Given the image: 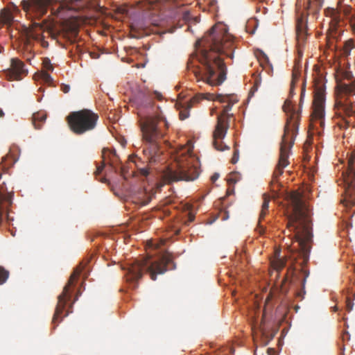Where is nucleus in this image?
Instances as JSON below:
<instances>
[{
    "mask_svg": "<svg viewBox=\"0 0 355 355\" xmlns=\"http://www.w3.org/2000/svg\"><path fill=\"white\" fill-rule=\"evenodd\" d=\"M195 49L187 62V70L193 73L197 81L211 86L220 85L227 75V67L220 55L232 58L233 36L225 25L217 24L196 42Z\"/></svg>",
    "mask_w": 355,
    "mask_h": 355,
    "instance_id": "f257e3e1",
    "label": "nucleus"
},
{
    "mask_svg": "<svg viewBox=\"0 0 355 355\" xmlns=\"http://www.w3.org/2000/svg\"><path fill=\"white\" fill-rule=\"evenodd\" d=\"M289 200L292 209L286 216L287 231L289 235H293L301 248L305 250L313 236L311 211L300 193H291Z\"/></svg>",
    "mask_w": 355,
    "mask_h": 355,
    "instance_id": "f03ea898",
    "label": "nucleus"
},
{
    "mask_svg": "<svg viewBox=\"0 0 355 355\" xmlns=\"http://www.w3.org/2000/svg\"><path fill=\"white\" fill-rule=\"evenodd\" d=\"M170 264H173L172 256L166 253L158 259L151 257H142L140 259L135 260L128 265L125 273L126 282L136 288L138 282L141 279L144 272L148 273L151 279L155 281L158 275H162L169 268Z\"/></svg>",
    "mask_w": 355,
    "mask_h": 355,
    "instance_id": "7ed1b4c3",
    "label": "nucleus"
},
{
    "mask_svg": "<svg viewBox=\"0 0 355 355\" xmlns=\"http://www.w3.org/2000/svg\"><path fill=\"white\" fill-rule=\"evenodd\" d=\"M199 175L198 162L189 150L182 148L175 157V162L163 172L162 178L167 184L178 181H193Z\"/></svg>",
    "mask_w": 355,
    "mask_h": 355,
    "instance_id": "20e7f679",
    "label": "nucleus"
},
{
    "mask_svg": "<svg viewBox=\"0 0 355 355\" xmlns=\"http://www.w3.org/2000/svg\"><path fill=\"white\" fill-rule=\"evenodd\" d=\"M283 109L288 115V119L280 144L278 164L273 172L275 178H278L283 173V169L289 164V153L298 128L299 114L295 111L289 100L285 101Z\"/></svg>",
    "mask_w": 355,
    "mask_h": 355,
    "instance_id": "39448f33",
    "label": "nucleus"
},
{
    "mask_svg": "<svg viewBox=\"0 0 355 355\" xmlns=\"http://www.w3.org/2000/svg\"><path fill=\"white\" fill-rule=\"evenodd\" d=\"M140 125L143 139L148 145L144 153L149 162H155L159 157V140L165 135L162 125L167 128V123L160 117L148 116L141 120Z\"/></svg>",
    "mask_w": 355,
    "mask_h": 355,
    "instance_id": "423d86ee",
    "label": "nucleus"
},
{
    "mask_svg": "<svg viewBox=\"0 0 355 355\" xmlns=\"http://www.w3.org/2000/svg\"><path fill=\"white\" fill-rule=\"evenodd\" d=\"M216 100L220 103H227L224 106L222 113L218 116L217 124L213 133V145L219 151L229 150L230 147L223 144V139L225 137L229 128V120L232 114L229 112L232 110L233 105L238 101L233 95H217Z\"/></svg>",
    "mask_w": 355,
    "mask_h": 355,
    "instance_id": "0eeeda50",
    "label": "nucleus"
},
{
    "mask_svg": "<svg viewBox=\"0 0 355 355\" xmlns=\"http://www.w3.org/2000/svg\"><path fill=\"white\" fill-rule=\"evenodd\" d=\"M98 120V115L88 109L72 112L67 116L70 130L76 135H83L94 130Z\"/></svg>",
    "mask_w": 355,
    "mask_h": 355,
    "instance_id": "6e6552de",
    "label": "nucleus"
},
{
    "mask_svg": "<svg viewBox=\"0 0 355 355\" xmlns=\"http://www.w3.org/2000/svg\"><path fill=\"white\" fill-rule=\"evenodd\" d=\"M336 92L337 96L336 105L338 110L343 111L346 115H352L353 103L349 100V97L355 95V79L350 83L337 80Z\"/></svg>",
    "mask_w": 355,
    "mask_h": 355,
    "instance_id": "1a4fd4ad",
    "label": "nucleus"
},
{
    "mask_svg": "<svg viewBox=\"0 0 355 355\" xmlns=\"http://www.w3.org/2000/svg\"><path fill=\"white\" fill-rule=\"evenodd\" d=\"M81 271L82 269L79 268L74 270L69 277L68 283L65 285L62 293L58 297V304L52 319V323L55 325H58V324L62 321V318L67 316L70 312L69 310H67L64 315H62V313L65 310L66 304L71 298L69 293L70 287L73 284L75 279L80 275Z\"/></svg>",
    "mask_w": 355,
    "mask_h": 355,
    "instance_id": "9d476101",
    "label": "nucleus"
},
{
    "mask_svg": "<svg viewBox=\"0 0 355 355\" xmlns=\"http://www.w3.org/2000/svg\"><path fill=\"white\" fill-rule=\"evenodd\" d=\"M323 0H309L306 6L302 8L300 0H297L296 15L297 24L296 31L297 36L304 32V18L310 13H315L320 9Z\"/></svg>",
    "mask_w": 355,
    "mask_h": 355,
    "instance_id": "9b49d317",
    "label": "nucleus"
},
{
    "mask_svg": "<svg viewBox=\"0 0 355 355\" xmlns=\"http://www.w3.org/2000/svg\"><path fill=\"white\" fill-rule=\"evenodd\" d=\"M55 0H23L21 6L27 17L33 20L40 19L46 13L47 8Z\"/></svg>",
    "mask_w": 355,
    "mask_h": 355,
    "instance_id": "f8f14e48",
    "label": "nucleus"
},
{
    "mask_svg": "<svg viewBox=\"0 0 355 355\" xmlns=\"http://www.w3.org/2000/svg\"><path fill=\"white\" fill-rule=\"evenodd\" d=\"M52 39L58 40L59 37H62L71 43L75 42L78 34V27L76 23L66 21L61 26L56 30L51 29L49 31Z\"/></svg>",
    "mask_w": 355,
    "mask_h": 355,
    "instance_id": "ddd939ff",
    "label": "nucleus"
},
{
    "mask_svg": "<svg viewBox=\"0 0 355 355\" xmlns=\"http://www.w3.org/2000/svg\"><path fill=\"white\" fill-rule=\"evenodd\" d=\"M102 157L103 164L97 167L96 171L95 172L96 175H99L101 173L105 166L106 164H109L110 166L115 171V173H119L124 178H126L124 173V168L123 166H119L118 164L119 158L114 150L103 148L102 150Z\"/></svg>",
    "mask_w": 355,
    "mask_h": 355,
    "instance_id": "4468645a",
    "label": "nucleus"
},
{
    "mask_svg": "<svg viewBox=\"0 0 355 355\" xmlns=\"http://www.w3.org/2000/svg\"><path fill=\"white\" fill-rule=\"evenodd\" d=\"M27 74L24 62L18 58H12L10 67L2 71V76L10 81L21 80Z\"/></svg>",
    "mask_w": 355,
    "mask_h": 355,
    "instance_id": "2eb2a0df",
    "label": "nucleus"
},
{
    "mask_svg": "<svg viewBox=\"0 0 355 355\" xmlns=\"http://www.w3.org/2000/svg\"><path fill=\"white\" fill-rule=\"evenodd\" d=\"M132 101L139 110L153 107L152 95L146 90H138L132 97Z\"/></svg>",
    "mask_w": 355,
    "mask_h": 355,
    "instance_id": "dca6fc26",
    "label": "nucleus"
},
{
    "mask_svg": "<svg viewBox=\"0 0 355 355\" xmlns=\"http://www.w3.org/2000/svg\"><path fill=\"white\" fill-rule=\"evenodd\" d=\"M324 96L322 91H318L314 96L312 117L315 120L320 121V125L323 124L324 116Z\"/></svg>",
    "mask_w": 355,
    "mask_h": 355,
    "instance_id": "f3484780",
    "label": "nucleus"
},
{
    "mask_svg": "<svg viewBox=\"0 0 355 355\" xmlns=\"http://www.w3.org/2000/svg\"><path fill=\"white\" fill-rule=\"evenodd\" d=\"M43 26L39 22L33 21L30 28L27 30V37L28 39H33L38 41L42 47L47 48L49 43L44 40V37L42 35Z\"/></svg>",
    "mask_w": 355,
    "mask_h": 355,
    "instance_id": "a211bd4d",
    "label": "nucleus"
},
{
    "mask_svg": "<svg viewBox=\"0 0 355 355\" xmlns=\"http://www.w3.org/2000/svg\"><path fill=\"white\" fill-rule=\"evenodd\" d=\"M197 101L198 100L196 98H193L189 101L184 102V103L177 104L178 109L180 111V119L181 120H184L189 116V110Z\"/></svg>",
    "mask_w": 355,
    "mask_h": 355,
    "instance_id": "6ab92c4d",
    "label": "nucleus"
},
{
    "mask_svg": "<svg viewBox=\"0 0 355 355\" xmlns=\"http://www.w3.org/2000/svg\"><path fill=\"white\" fill-rule=\"evenodd\" d=\"M263 204L261 206V211L259 214V233L263 234L264 231L263 227L261 225V220L265 218L266 215L268 213V204L270 200V196L268 195L267 193L263 194Z\"/></svg>",
    "mask_w": 355,
    "mask_h": 355,
    "instance_id": "aec40b11",
    "label": "nucleus"
},
{
    "mask_svg": "<svg viewBox=\"0 0 355 355\" xmlns=\"http://www.w3.org/2000/svg\"><path fill=\"white\" fill-rule=\"evenodd\" d=\"M354 180H355V170L354 168V161L351 158L349 160V167L347 170V175L345 178V181L348 184L349 188H354Z\"/></svg>",
    "mask_w": 355,
    "mask_h": 355,
    "instance_id": "412c9836",
    "label": "nucleus"
},
{
    "mask_svg": "<svg viewBox=\"0 0 355 355\" xmlns=\"http://www.w3.org/2000/svg\"><path fill=\"white\" fill-rule=\"evenodd\" d=\"M46 115L44 112H36L33 114L32 123L35 129H41L43 123L46 121Z\"/></svg>",
    "mask_w": 355,
    "mask_h": 355,
    "instance_id": "4be33fe9",
    "label": "nucleus"
},
{
    "mask_svg": "<svg viewBox=\"0 0 355 355\" xmlns=\"http://www.w3.org/2000/svg\"><path fill=\"white\" fill-rule=\"evenodd\" d=\"M0 17L1 21L5 24L10 26L14 21L13 15L8 9L4 8L1 10Z\"/></svg>",
    "mask_w": 355,
    "mask_h": 355,
    "instance_id": "5701e85b",
    "label": "nucleus"
},
{
    "mask_svg": "<svg viewBox=\"0 0 355 355\" xmlns=\"http://www.w3.org/2000/svg\"><path fill=\"white\" fill-rule=\"evenodd\" d=\"M260 331L261 333L262 336V343L263 345H267L269 342L275 336V333L268 332L264 327V325L261 322L260 326Z\"/></svg>",
    "mask_w": 355,
    "mask_h": 355,
    "instance_id": "b1692460",
    "label": "nucleus"
},
{
    "mask_svg": "<svg viewBox=\"0 0 355 355\" xmlns=\"http://www.w3.org/2000/svg\"><path fill=\"white\" fill-rule=\"evenodd\" d=\"M260 64L263 69H266V67H268L269 69L272 70V64L270 63L268 57L263 52H261Z\"/></svg>",
    "mask_w": 355,
    "mask_h": 355,
    "instance_id": "393cba45",
    "label": "nucleus"
},
{
    "mask_svg": "<svg viewBox=\"0 0 355 355\" xmlns=\"http://www.w3.org/2000/svg\"><path fill=\"white\" fill-rule=\"evenodd\" d=\"M300 76V70L297 65H295L292 72V80L291 84L295 85Z\"/></svg>",
    "mask_w": 355,
    "mask_h": 355,
    "instance_id": "a878e982",
    "label": "nucleus"
},
{
    "mask_svg": "<svg viewBox=\"0 0 355 355\" xmlns=\"http://www.w3.org/2000/svg\"><path fill=\"white\" fill-rule=\"evenodd\" d=\"M9 277V272L4 268L0 266V284H3L6 282Z\"/></svg>",
    "mask_w": 355,
    "mask_h": 355,
    "instance_id": "bb28decb",
    "label": "nucleus"
},
{
    "mask_svg": "<svg viewBox=\"0 0 355 355\" xmlns=\"http://www.w3.org/2000/svg\"><path fill=\"white\" fill-rule=\"evenodd\" d=\"M273 268L277 270H282L285 266V261L281 259H278L272 262Z\"/></svg>",
    "mask_w": 355,
    "mask_h": 355,
    "instance_id": "cd10ccee",
    "label": "nucleus"
},
{
    "mask_svg": "<svg viewBox=\"0 0 355 355\" xmlns=\"http://www.w3.org/2000/svg\"><path fill=\"white\" fill-rule=\"evenodd\" d=\"M41 78L44 83L48 84H51L53 82L51 76L46 72H42Z\"/></svg>",
    "mask_w": 355,
    "mask_h": 355,
    "instance_id": "c85d7f7f",
    "label": "nucleus"
},
{
    "mask_svg": "<svg viewBox=\"0 0 355 355\" xmlns=\"http://www.w3.org/2000/svg\"><path fill=\"white\" fill-rule=\"evenodd\" d=\"M43 66L44 67L49 71H53V67L51 63V61L49 58H44L43 60Z\"/></svg>",
    "mask_w": 355,
    "mask_h": 355,
    "instance_id": "c756f323",
    "label": "nucleus"
},
{
    "mask_svg": "<svg viewBox=\"0 0 355 355\" xmlns=\"http://www.w3.org/2000/svg\"><path fill=\"white\" fill-rule=\"evenodd\" d=\"M239 151L236 148H234V155L231 159L232 164H235L236 163H237V162L239 161Z\"/></svg>",
    "mask_w": 355,
    "mask_h": 355,
    "instance_id": "7c9ffc66",
    "label": "nucleus"
},
{
    "mask_svg": "<svg viewBox=\"0 0 355 355\" xmlns=\"http://www.w3.org/2000/svg\"><path fill=\"white\" fill-rule=\"evenodd\" d=\"M349 24L352 32L355 34V13L352 14L349 17Z\"/></svg>",
    "mask_w": 355,
    "mask_h": 355,
    "instance_id": "2f4dec72",
    "label": "nucleus"
},
{
    "mask_svg": "<svg viewBox=\"0 0 355 355\" xmlns=\"http://www.w3.org/2000/svg\"><path fill=\"white\" fill-rule=\"evenodd\" d=\"M352 8L350 6H345L343 8V12L346 16H349L352 13Z\"/></svg>",
    "mask_w": 355,
    "mask_h": 355,
    "instance_id": "473e14b6",
    "label": "nucleus"
},
{
    "mask_svg": "<svg viewBox=\"0 0 355 355\" xmlns=\"http://www.w3.org/2000/svg\"><path fill=\"white\" fill-rule=\"evenodd\" d=\"M60 89L65 94L68 93L70 90V86L69 85L62 84Z\"/></svg>",
    "mask_w": 355,
    "mask_h": 355,
    "instance_id": "72a5a7b5",
    "label": "nucleus"
},
{
    "mask_svg": "<svg viewBox=\"0 0 355 355\" xmlns=\"http://www.w3.org/2000/svg\"><path fill=\"white\" fill-rule=\"evenodd\" d=\"M195 219V215L192 213H189L188 214V220L187 222H185V224L187 225H189V224L191 222H193Z\"/></svg>",
    "mask_w": 355,
    "mask_h": 355,
    "instance_id": "f704fd0d",
    "label": "nucleus"
},
{
    "mask_svg": "<svg viewBox=\"0 0 355 355\" xmlns=\"http://www.w3.org/2000/svg\"><path fill=\"white\" fill-rule=\"evenodd\" d=\"M353 304L351 300L347 298L346 302V309L348 311H351L352 310Z\"/></svg>",
    "mask_w": 355,
    "mask_h": 355,
    "instance_id": "c9c22d12",
    "label": "nucleus"
},
{
    "mask_svg": "<svg viewBox=\"0 0 355 355\" xmlns=\"http://www.w3.org/2000/svg\"><path fill=\"white\" fill-rule=\"evenodd\" d=\"M305 282H306V279L304 278L302 282V289L301 291H300L297 293V296H302L303 297V295L305 294V291H304Z\"/></svg>",
    "mask_w": 355,
    "mask_h": 355,
    "instance_id": "e433bc0d",
    "label": "nucleus"
},
{
    "mask_svg": "<svg viewBox=\"0 0 355 355\" xmlns=\"http://www.w3.org/2000/svg\"><path fill=\"white\" fill-rule=\"evenodd\" d=\"M140 173L144 176H147L149 173L148 168H143L139 169Z\"/></svg>",
    "mask_w": 355,
    "mask_h": 355,
    "instance_id": "4c0bfd02",
    "label": "nucleus"
},
{
    "mask_svg": "<svg viewBox=\"0 0 355 355\" xmlns=\"http://www.w3.org/2000/svg\"><path fill=\"white\" fill-rule=\"evenodd\" d=\"M295 85L291 84V88H290V92H289V95L291 97L293 96L294 94Z\"/></svg>",
    "mask_w": 355,
    "mask_h": 355,
    "instance_id": "58836bf2",
    "label": "nucleus"
},
{
    "mask_svg": "<svg viewBox=\"0 0 355 355\" xmlns=\"http://www.w3.org/2000/svg\"><path fill=\"white\" fill-rule=\"evenodd\" d=\"M236 174H232L230 178L228 179V181L230 182L236 183L237 182V180L234 179L233 176H234Z\"/></svg>",
    "mask_w": 355,
    "mask_h": 355,
    "instance_id": "ea45409f",
    "label": "nucleus"
},
{
    "mask_svg": "<svg viewBox=\"0 0 355 355\" xmlns=\"http://www.w3.org/2000/svg\"><path fill=\"white\" fill-rule=\"evenodd\" d=\"M331 12H332V15H333L334 19L336 21H339V19H338V13L336 12V10H331Z\"/></svg>",
    "mask_w": 355,
    "mask_h": 355,
    "instance_id": "a19ab883",
    "label": "nucleus"
},
{
    "mask_svg": "<svg viewBox=\"0 0 355 355\" xmlns=\"http://www.w3.org/2000/svg\"><path fill=\"white\" fill-rule=\"evenodd\" d=\"M259 83H260L259 80H257L255 81L254 85V86L252 87L253 92L257 90V88H258V86H259Z\"/></svg>",
    "mask_w": 355,
    "mask_h": 355,
    "instance_id": "79ce46f5",
    "label": "nucleus"
},
{
    "mask_svg": "<svg viewBox=\"0 0 355 355\" xmlns=\"http://www.w3.org/2000/svg\"><path fill=\"white\" fill-rule=\"evenodd\" d=\"M219 178V175L218 173H215L211 176V181L214 182Z\"/></svg>",
    "mask_w": 355,
    "mask_h": 355,
    "instance_id": "37998d69",
    "label": "nucleus"
},
{
    "mask_svg": "<svg viewBox=\"0 0 355 355\" xmlns=\"http://www.w3.org/2000/svg\"><path fill=\"white\" fill-rule=\"evenodd\" d=\"M189 16V12H184V16H183L184 19L186 21L188 20Z\"/></svg>",
    "mask_w": 355,
    "mask_h": 355,
    "instance_id": "c03bdc74",
    "label": "nucleus"
},
{
    "mask_svg": "<svg viewBox=\"0 0 355 355\" xmlns=\"http://www.w3.org/2000/svg\"><path fill=\"white\" fill-rule=\"evenodd\" d=\"M304 92H305V86H304V85H303L302 88V92H301V99L302 98V97L304 94Z\"/></svg>",
    "mask_w": 355,
    "mask_h": 355,
    "instance_id": "a18cd8bd",
    "label": "nucleus"
},
{
    "mask_svg": "<svg viewBox=\"0 0 355 355\" xmlns=\"http://www.w3.org/2000/svg\"><path fill=\"white\" fill-rule=\"evenodd\" d=\"M345 77L347 79H349H349H351V78H352V75H350V74H349V73H345Z\"/></svg>",
    "mask_w": 355,
    "mask_h": 355,
    "instance_id": "49530a36",
    "label": "nucleus"
},
{
    "mask_svg": "<svg viewBox=\"0 0 355 355\" xmlns=\"http://www.w3.org/2000/svg\"><path fill=\"white\" fill-rule=\"evenodd\" d=\"M155 94L157 98L161 99L162 95L159 93L155 92Z\"/></svg>",
    "mask_w": 355,
    "mask_h": 355,
    "instance_id": "de8ad7c7",
    "label": "nucleus"
},
{
    "mask_svg": "<svg viewBox=\"0 0 355 355\" xmlns=\"http://www.w3.org/2000/svg\"><path fill=\"white\" fill-rule=\"evenodd\" d=\"M4 115L3 110L0 108V117H2Z\"/></svg>",
    "mask_w": 355,
    "mask_h": 355,
    "instance_id": "09e8293b",
    "label": "nucleus"
},
{
    "mask_svg": "<svg viewBox=\"0 0 355 355\" xmlns=\"http://www.w3.org/2000/svg\"><path fill=\"white\" fill-rule=\"evenodd\" d=\"M272 192H273L272 198H275L277 196V193L274 190H272Z\"/></svg>",
    "mask_w": 355,
    "mask_h": 355,
    "instance_id": "8fccbe9b",
    "label": "nucleus"
},
{
    "mask_svg": "<svg viewBox=\"0 0 355 355\" xmlns=\"http://www.w3.org/2000/svg\"><path fill=\"white\" fill-rule=\"evenodd\" d=\"M227 218H228V216H225V217L224 216V217H223V220H225V219H227Z\"/></svg>",
    "mask_w": 355,
    "mask_h": 355,
    "instance_id": "3c124183",
    "label": "nucleus"
},
{
    "mask_svg": "<svg viewBox=\"0 0 355 355\" xmlns=\"http://www.w3.org/2000/svg\"><path fill=\"white\" fill-rule=\"evenodd\" d=\"M273 179H275V178L273 177ZM274 182H275V180H272V184H274Z\"/></svg>",
    "mask_w": 355,
    "mask_h": 355,
    "instance_id": "603ef678",
    "label": "nucleus"
},
{
    "mask_svg": "<svg viewBox=\"0 0 355 355\" xmlns=\"http://www.w3.org/2000/svg\"><path fill=\"white\" fill-rule=\"evenodd\" d=\"M273 179H275V178L273 177ZM274 182H275V180H272V184H274Z\"/></svg>",
    "mask_w": 355,
    "mask_h": 355,
    "instance_id": "864d4df0",
    "label": "nucleus"
},
{
    "mask_svg": "<svg viewBox=\"0 0 355 355\" xmlns=\"http://www.w3.org/2000/svg\"><path fill=\"white\" fill-rule=\"evenodd\" d=\"M3 49V48H2L1 46H0V53L1 52V49Z\"/></svg>",
    "mask_w": 355,
    "mask_h": 355,
    "instance_id": "5fc2aeb1",
    "label": "nucleus"
}]
</instances>
